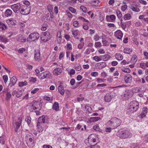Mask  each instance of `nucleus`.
Instances as JSON below:
<instances>
[{"label":"nucleus","instance_id":"1","mask_svg":"<svg viewBox=\"0 0 148 148\" xmlns=\"http://www.w3.org/2000/svg\"><path fill=\"white\" fill-rule=\"evenodd\" d=\"M121 123V121L120 119L114 117L112 118L107 123V125L111 127L113 129L116 128L120 126Z\"/></svg>","mask_w":148,"mask_h":148},{"label":"nucleus","instance_id":"2","mask_svg":"<svg viewBox=\"0 0 148 148\" xmlns=\"http://www.w3.org/2000/svg\"><path fill=\"white\" fill-rule=\"evenodd\" d=\"M139 106L138 102L136 101L131 102L129 104V107L128 112L132 113L136 111L138 109Z\"/></svg>","mask_w":148,"mask_h":148},{"label":"nucleus","instance_id":"3","mask_svg":"<svg viewBox=\"0 0 148 148\" xmlns=\"http://www.w3.org/2000/svg\"><path fill=\"white\" fill-rule=\"evenodd\" d=\"M119 137L122 139L126 138L131 136V133L127 130H120L118 134Z\"/></svg>","mask_w":148,"mask_h":148},{"label":"nucleus","instance_id":"4","mask_svg":"<svg viewBox=\"0 0 148 148\" xmlns=\"http://www.w3.org/2000/svg\"><path fill=\"white\" fill-rule=\"evenodd\" d=\"M39 37V34L38 33L33 32L29 35L27 38V40L29 41H33L37 40Z\"/></svg>","mask_w":148,"mask_h":148},{"label":"nucleus","instance_id":"5","mask_svg":"<svg viewBox=\"0 0 148 148\" xmlns=\"http://www.w3.org/2000/svg\"><path fill=\"white\" fill-rule=\"evenodd\" d=\"M31 8L26 5H22L21 7L20 12L23 15H27L29 14L31 11Z\"/></svg>","mask_w":148,"mask_h":148},{"label":"nucleus","instance_id":"6","mask_svg":"<svg viewBox=\"0 0 148 148\" xmlns=\"http://www.w3.org/2000/svg\"><path fill=\"white\" fill-rule=\"evenodd\" d=\"M50 35L49 33L48 32H43L40 35L41 40L44 42L49 40L50 38Z\"/></svg>","mask_w":148,"mask_h":148},{"label":"nucleus","instance_id":"7","mask_svg":"<svg viewBox=\"0 0 148 148\" xmlns=\"http://www.w3.org/2000/svg\"><path fill=\"white\" fill-rule=\"evenodd\" d=\"M21 118L20 117L18 118V120L17 121L14 122V121H13V127L14 129V130L15 132H17L18 130L21 125Z\"/></svg>","mask_w":148,"mask_h":148},{"label":"nucleus","instance_id":"8","mask_svg":"<svg viewBox=\"0 0 148 148\" xmlns=\"http://www.w3.org/2000/svg\"><path fill=\"white\" fill-rule=\"evenodd\" d=\"M31 108H32L34 110L36 109L40 110L42 107V103L41 102L38 101H35L34 102L31 103L30 105Z\"/></svg>","mask_w":148,"mask_h":148},{"label":"nucleus","instance_id":"9","mask_svg":"<svg viewBox=\"0 0 148 148\" xmlns=\"http://www.w3.org/2000/svg\"><path fill=\"white\" fill-rule=\"evenodd\" d=\"M120 98L123 100H127L131 98L133 95V93H120Z\"/></svg>","mask_w":148,"mask_h":148},{"label":"nucleus","instance_id":"10","mask_svg":"<svg viewBox=\"0 0 148 148\" xmlns=\"http://www.w3.org/2000/svg\"><path fill=\"white\" fill-rule=\"evenodd\" d=\"M49 72L46 71L43 72L38 75H37L40 79H42L45 78L49 76Z\"/></svg>","mask_w":148,"mask_h":148},{"label":"nucleus","instance_id":"11","mask_svg":"<svg viewBox=\"0 0 148 148\" xmlns=\"http://www.w3.org/2000/svg\"><path fill=\"white\" fill-rule=\"evenodd\" d=\"M48 121L47 117L43 115L39 117L38 120V123H46Z\"/></svg>","mask_w":148,"mask_h":148},{"label":"nucleus","instance_id":"12","mask_svg":"<svg viewBox=\"0 0 148 148\" xmlns=\"http://www.w3.org/2000/svg\"><path fill=\"white\" fill-rule=\"evenodd\" d=\"M116 17L113 14L107 15L106 16V19L108 22H114L116 20Z\"/></svg>","mask_w":148,"mask_h":148},{"label":"nucleus","instance_id":"13","mask_svg":"<svg viewBox=\"0 0 148 148\" xmlns=\"http://www.w3.org/2000/svg\"><path fill=\"white\" fill-rule=\"evenodd\" d=\"M6 22L7 24L10 27H13L16 23V21L12 18L7 20Z\"/></svg>","mask_w":148,"mask_h":148},{"label":"nucleus","instance_id":"14","mask_svg":"<svg viewBox=\"0 0 148 148\" xmlns=\"http://www.w3.org/2000/svg\"><path fill=\"white\" fill-rule=\"evenodd\" d=\"M21 7L20 3H17L12 5L11 8L14 12H16L21 9Z\"/></svg>","mask_w":148,"mask_h":148},{"label":"nucleus","instance_id":"15","mask_svg":"<svg viewBox=\"0 0 148 148\" xmlns=\"http://www.w3.org/2000/svg\"><path fill=\"white\" fill-rule=\"evenodd\" d=\"M124 79L126 83H130L132 81V76L129 74H126L124 76Z\"/></svg>","mask_w":148,"mask_h":148},{"label":"nucleus","instance_id":"16","mask_svg":"<svg viewBox=\"0 0 148 148\" xmlns=\"http://www.w3.org/2000/svg\"><path fill=\"white\" fill-rule=\"evenodd\" d=\"M147 110L148 109L147 107H144L143 108L142 112L138 116L139 117L142 118L145 117L146 115Z\"/></svg>","mask_w":148,"mask_h":148},{"label":"nucleus","instance_id":"17","mask_svg":"<svg viewBox=\"0 0 148 148\" xmlns=\"http://www.w3.org/2000/svg\"><path fill=\"white\" fill-rule=\"evenodd\" d=\"M115 36L118 39H121L122 38L123 34L120 30H118L114 32Z\"/></svg>","mask_w":148,"mask_h":148},{"label":"nucleus","instance_id":"18","mask_svg":"<svg viewBox=\"0 0 148 148\" xmlns=\"http://www.w3.org/2000/svg\"><path fill=\"white\" fill-rule=\"evenodd\" d=\"M111 93H107L104 97L105 101L107 102H110L113 97L111 95Z\"/></svg>","mask_w":148,"mask_h":148},{"label":"nucleus","instance_id":"19","mask_svg":"<svg viewBox=\"0 0 148 148\" xmlns=\"http://www.w3.org/2000/svg\"><path fill=\"white\" fill-rule=\"evenodd\" d=\"M40 53L39 50L38 49L34 51V58L35 60H37L40 59Z\"/></svg>","mask_w":148,"mask_h":148},{"label":"nucleus","instance_id":"20","mask_svg":"<svg viewBox=\"0 0 148 148\" xmlns=\"http://www.w3.org/2000/svg\"><path fill=\"white\" fill-rule=\"evenodd\" d=\"M62 72V69L60 68H56L55 69L53 72L54 75H60Z\"/></svg>","mask_w":148,"mask_h":148},{"label":"nucleus","instance_id":"21","mask_svg":"<svg viewBox=\"0 0 148 148\" xmlns=\"http://www.w3.org/2000/svg\"><path fill=\"white\" fill-rule=\"evenodd\" d=\"M17 82V78L15 76H13L12 77L10 80V83L9 85H12L11 86L14 85Z\"/></svg>","mask_w":148,"mask_h":148},{"label":"nucleus","instance_id":"22","mask_svg":"<svg viewBox=\"0 0 148 148\" xmlns=\"http://www.w3.org/2000/svg\"><path fill=\"white\" fill-rule=\"evenodd\" d=\"M59 103L58 102H55L52 106V108L54 110L56 111H58L59 110Z\"/></svg>","mask_w":148,"mask_h":148},{"label":"nucleus","instance_id":"23","mask_svg":"<svg viewBox=\"0 0 148 148\" xmlns=\"http://www.w3.org/2000/svg\"><path fill=\"white\" fill-rule=\"evenodd\" d=\"M94 137H96L95 134H91L88 138V140L90 142H92V141L94 140Z\"/></svg>","mask_w":148,"mask_h":148},{"label":"nucleus","instance_id":"24","mask_svg":"<svg viewBox=\"0 0 148 148\" xmlns=\"http://www.w3.org/2000/svg\"><path fill=\"white\" fill-rule=\"evenodd\" d=\"M101 60L106 61L110 59L109 56L108 55L101 56Z\"/></svg>","mask_w":148,"mask_h":148},{"label":"nucleus","instance_id":"25","mask_svg":"<svg viewBox=\"0 0 148 148\" xmlns=\"http://www.w3.org/2000/svg\"><path fill=\"white\" fill-rule=\"evenodd\" d=\"M58 88L59 92H64L66 91L64 89L63 86L62 85L59 86Z\"/></svg>","mask_w":148,"mask_h":148},{"label":"nucleus","instance_id":"26","mask_svg":"<svg viewBox=\"0 0 148 148\" xmlns=\"http://www.w3.org/2000/svg\"><path fill=\"white\" fill-rule=\"evenodd\" d=\"M115 56L116 58L118 60H122L123 58V56L120 53H116Z\"/></svg>","mask_w":148,"mask_h":148},{"label":"nucleus","instance_id":"27","mask_svg":"<svg viewBox=\"0 0 148 148\" xmlns=\"http://www.w3.org/2000/svg\"><path fill=\"white\" fill-rule=\"evenodd\" d=\"M140 66L141 68L145 69L146 67H148V62H147L146 63H141L140 64Z\"/></svg>","mask_w":148,"mask_h":148},{"label":"nucleus","instance_id":"28","mask_svg":"<svg viewBox=\"0 0 148 148\" xmlns=\"http://www.w3.org/2000/svg\"><path fill=\"white\" fill-rule=\"evenodd\" d=\"M132 52V50L129 48H125L124 50V52L125 53L130 54Z\"/></svg>","mask_w":148,"mask_h":148},{"label":"nucleus","instance_id":"29","mask_svg":"<svg viewBox=\"0 0 148 148\" xmlns=\"http://www.w3.org/2000/svg\"><path fill=\"white\" fill-rule=\"evenodd\" d=\"M116 14L119 19L121 20V19H122V14L121 12L120 11L118 10H116Z\"/></svg>","mask_w":148,"mask_h":148},{"label":"nucleus","instance_id":"30","mask_svg":"<svg viewBox=\"0 0 148 148\" xmlns=\"http://www.w3.org/2000/svg\"><path fill=\"white\" fill-rule=\"evenodd\" d=\"M137 60V56L136 55H134L133 56L132 58L131 59V60L132 62L133 63L135 64Z\"/></svg>","mask_w":148,"mask_h":148},{"label":"nucleus","instance_id":"31","mask_svg":"<svg viewBox=\"0 0 148 148\" xmlns=\"http://www.w3.org/2000/svg\"><path fill=\"white\" fill-rule=\"evenodd\" d=\"M93 59L94 60L97 62H99L101 60V56H95L93 57Z\"/></svg>","mask_w":148,"mask_h":148},{"label":"nucleus","instance_id":"32","mask_svg":"<svg viewBox=\"0 0 148 148\" xmlns=\"http://www.w3.org/2000/svg\"><path fill=\"white\" fill-rule=\"evenodd\" d=\"M0 40L1 41L6 43L8 41V40L5 38V37L0 36Z\"/></svg>","mask_w":148,"mask_h":148},{"label":"nucleus","instance_id":"33","mask_svg":"<svg viewBox=\"0 0 148 148\" xmlns=\"http://www.w3.org/2000/svg\"><path fill=\"white\" fill-rule=\"evenodd\" d=\"M12 11L9 9L7 10L5 12V15L7 16H10L12 14Z\"/></svg>","mask_w":148,"mask_h":148},{"label":"nucleus","instance_id":"34","mask_svg":"<svg viewBox=\"0 0 148 148\" xmlns=\"http://www.w3.org/2000/svg\"><path fill=\"white\" fill-rule=\"evenodd\" d=\"M123 20L122 19H121V20L120 25L122 29L125 30V29L126 28V26L125 24L123 23Z\"/></svg>","mask_w":148,"mask_h":148},{"label":"nucleus","instance_id":"35","mask_svg":"<svg viewBox=\"0 0 148 148\" xmlns=\"http://www.w3.org/2000/svg\"><path fill=\"white\" fill-rule=\"evenodd\" d=\"M7 28L6 26L3 23L0 21V29H1L2 30H5Z\"/></svg>","mask_w":148,"mask_h":148},{"label":"nucleus","instance_id":"36","mask_svg":"<svg viewBox=\"0 0 148 148\" xmlns=\"http://www.w3.org/2000/svg\"><path fill=\"white\" fill-rule=\"evenodd\" d=\"M99 3V1L98 0H93L92 1V5L95 6H97Z\"/></svg>","mask_w":148,"mask_h":148},{"label":"nucleus","instance_id":"37","mask_svg":"<svg viewBox=\"0 0 148 148\" xmlns=\"http://www.w3.org/2000/svg\"><path fill=\"white\" fill-rule=\"evenodd\" d=\"M124 18L126 20L130 19L131 18L130 14H125L124 16Z\"/></svg>","mask_w":148,"mask_h":148},{"label":"nucleus","instance_id":"38","mask_svg":"<svg viewBox=\"0 0 148 148\" xmlns=\"http://www.w3.org/2000/svg\"><path fill=\"white\" fill-rule=\"evenodd\" d=\"M131 9L133 11L136 12H139L140 11L139 8L137 7L132 6Z\"/></svg>","mask_w":148,"mask_h":148},{"label":"nucleus","instance_id":"39","mask_svg":"<svg viewBox=\"0 0 148 148\" xmlns=\"http://www.w3.org/2000/svg\"><path fill=\"white\" fill-rule=\"evenodd\" d=\"M95 46L97 48L100 47L102 46V44L100 42H97L95 43Z\"/></svg>","mask_w":148,"mask_h":148},{"label":"nucleus","instance_id":"40","mask_svg":"<svg viewBox=\"0 0 148 148\" xmlns=\"http://www.w3.org/2000/svg\"><path fill=\"white\" fill-rule=\"evenodd\" d=\"M31 118L29 116H28L25 118V120L26 121L28 125H29L31 123Z\"/></svg>","mask_w":148,"mask_h":148},{"label":"nucleus","instance_id":"41","mask_svg":"<svg viewBox=\"0 0 148 148\" xmlns=\"http://www.w3.org/2000/svg\"><path fill=\"white\" fill-rule=\"evenodd\" d=\"M27 84V82L25 81L24 82H20L18 84V85L20 87H22L23 86H26Z\"/></svg>","mask_w":148,"mask_h":148},{"label":"nucleus","instance_id":"42","mask_svg":"<svg viewBox=\"0 0 148 148\" xmlns=\"http://www.w3.org/2000/svg\"><path fill=\"white\" fill-rule=\"evenodd\" d=\"M26 51V49L25 48H21L19 49L18 50V53H23L24 52Z\"/></svg>","mask_w":148,"mask_h":148},{"label":"nucleus","instance_id":"43","mask_svg":"<svg viewBox=\"0 0 148 148\" xmlns=\"http://www.w3.org/2000/svg\"><path fill=\"white\" fill-rule=\"evenodd\" d=\"M37 126L38 129V131L39 132H42L43 130V128L40 125H39L38 123H37Z\"/></svg>","mask_w":148,"mask_h":148},{"label":"nucleus","instance_id":"44","mask_svg":"<svg viewBox=\"0 0 148 148\" xmlns=\"http://www.w3.org/2000/svg\"><path fill=\"white\" fill-rule=\"evenodd\" d=\"M99 64H100L99 66H101L100 67L101 69L104 68L106 65V64L105 62H100Z\"/></svg>","mask_w":148,"mask_h":148},{"label":"nucleus","instance_id":"45","mask_svg":"<svg viewBox=\"0 0 148 148\" xmlns=\"http://www.w3.org/2000/svg\"><path fill=\"white\" fill-rule=\"evenodd\" d=\"M84 46V42H81L78 45V48L79 49H82Z\"/></svg>","mask_w":148,"mask_h":148},{"label":"nucleus","instance_id":"46","mask_svg":"<svg viewBox=\"0 0 148 148\" xmlns=\"http://www.w3.org/2000/svg\"><path fill=\"white\" fill-rule=\"evenodd\" d=\"M79 32V31L77 30L73 31H72V34L74 36H76L77 35Z\"/></svg>","mask_w":148,"mask_h":148},{"label":"nucleus","instance_id":"47","mask_svg":"<svg viewBox=\"0 0 148 148\" xmlns=\"http://www.w3.org/2000/svg\"><path fill=\"white\" fill-rule=\"evenodd\" d=\"M0 143H1L2 145H3L5 143L4 136L0 137Z\"/></svg>","mask_w":148,"mask_h":148},{"label":"nucleus","instance_id":"48","mask_svg":"<svg viewBox=\"0 0 148 148\" xmlns=\"http://www.w3.org/2000/svg\"><path fill=\"white\" fill-rule=\"evenodd\" d=\"M85 108L86 110L87 111L89 112V113H90L91 111V108L89 107L87 105H86L85 106Z\"/></svg>","mask_w":148,"mask_h":148},{"label":"nucleus","instance_id":"49","mask_svg":"<svg viewBox=\"0 0 148 148\" xmlns=\"http://www.w3.org/2000/svg\"><path fill=\"white\" fill-rule=\"evenodd\" d=\"M53 7L51 5H49L47 7V9L50 13L53 12Z\"/></svg>","mask_w":148,"mask_h":148},{"label":"nucleus","instance_id":"50","mask_svg":"<svg viewBox=\"0 0 148 148\" xmlns=\"http://www.w3.org/2000/svg\"><path fill=\"white\" fill-rule=\"evenodd\" d=\"M80 129H81V131H83L84 130V128L82 127V125L79 124H78L75 128V129L80 130Z\"/></svg>","mask_w":148,"mask_h":148},{"label":"nucleus","instance_id":"51","mask_svg":"<svg viewBox=\"0 0 148 148\" xmlns=\"http://www.w3.org/2000/svg\"><path fill=\"white\" fill-rule=\"evenodd\" d=\"M122 71L125 73H130V70L128 68H123L121 69Z\"/></svg>","mask_w":148,"mask_h":148},{"label":"nucleus","instance_id":"52","mask_svg":"<svg viewBox=\"0 0 148 148\" xmlns=\"http://www.w3.org/2000/svg\"><path fill=\"white\" fill-rule=\"evenodd\" d=\"M105 80H104L102 78H97L96 82L98 83H101L102 82H104L105 81Z\"/></svg>","mask_w":148,"mask_h":148},{"label":"nucleus","instance_id":"53","mask_svg":"<svg viewBox=\"0 0 148 148\" xmlns=\"http://www.w3.org/2000/svg\"><path fill=\"white\" fill-rule=\"evenodd\" d=\"M102 42L104 46H107L109 45V42L107 40H102Z\"/></svg>","mask_w":148,"mask_h":148},{"label":"nucleus","instance_id":"54","mask_svg":"<svg viewBox=\"0 0 148 148\" xmlns=\"http://www.w3.org/2000/svg\"><path fill=\"white\" fill-rule=\"evenodd\" d=\"M3 78L4 83L6 84L8 79V76L6 75H4L3 76Z\"/></svg>","mask_w":148,"mask_h":148},{"label":"nucleus","instance_id":"55","mask_svg":"<svg viewBox=\"0 0 148 148\" xmlns=\"http://www.w3.org/2000/svg\"><path fill=\"white\" fill-rule=\"evenodd\" d=\"M93 38L95 41H97L99 40L100 37L98 35L96 34L94 36Z\"/></svg>","mask_w":148,"mask_h":148},{"label":"nucleus","instance_id":"56","mask_svg":"<svg viewBox=\"0 0 148 148\" xmlns=\"http://www.w3.org/2000/svg\"><path fill=\"white\" fill-rule=\"evenodd\" d=\"M127 6L126 4L123 5L121 7V10L123 12L125 11L127 9Z\"/></svg>","mask_w":148,"mask_h":148},{"label":"nucleus","instance_id":"57","mask_svg":"<svg viewBox=\"0 0 148 148\" xmlns=\"http://www.w3.org/2000/svg\"><path fill=\"white\" fill-rule=\"evenodd\" d=\"M69 10L72 13H75L76 12V10L72 7H69Z\"/></svg>","mask_w":148,"mask_h":148},{"label":"nucleus","instance_id":"58","mask_svg":"<svg viewBox=\"0 0 148 148\" xmlns=\"http://www.w3.org/2000/svg\"><path fill=\"white\" fill-rule=\"evenodd\" d=\"M80 9L84 12H87V9L84 6H81Z\"/></svg>","mask_w":148,"mask_h":148},{"label":"nucleus","instance_id":"59","mask_svg":"<svg viewBox=\"0 0 148 148\" xmlns=\"http://www.w3.org/2000/svg\"><path fill=\"white\" fill-rule=\"evenodd\" d=\"M75 69L77 71H80L82 69L81 66L80 65H78L77 66H76L75 67Z\"/></svg>","mask_w":148,"mask_h":148},{"label":"nucleus","instance_id":"60","mask_svg":"<svg viewBox=\"0 0 148 148\" xmlns=\"http://www.w3.org/2000/svg\"><path fill=\"white\" fill-rule=\"evenodd\" d=\"M135 25L136 27H139L141 26L142 24L140 21H138L135 23Z\"/></svg>","mask_w":148,"mask_h":148},{"label":"nucleus","instance_id":"61","mask_svg":"<svg viewBox=\"0 0 148 148\" xmlns=\"http://www.w3.org/2000/svg\"><path fill=\"white\" fill-rule=\"evenodd\" d=\"M91 119H92V121L93 122H95L99 120L100 119V118L99 117H92L91 118Z\"/></svg>","mask_w":148,"mask_h":148},{"label":"nucleus","instance_id":"62","mask_svg":"<svg viewBox=\"0 0 148 148\" xmlns=\"http://www.w3.org/2000/svg\"><path fill=\"white\" fill-rule=\"evenodd\" d=\"M94 129L97 131H99L100 130V128L98 125H95L93 126Z\"/></svg>","mask_w":148,"mask_h":148},{"label":"nucleus","instance_id":"63","mask_svg":"<svg viewBox=\"0 0 148 148\" xmlns=\"http://www.w3.org/2000/svg\"><path fill=\"white\" fill-rule=\"evenodd\" d=\"M91 75L92 76L96 77L98 75V73L97 72H93L91 73Z\"/></svg>","mask_w":148,"mask_h":148},{"label":"nucleus","instance_id":"64","mask_svg":"<svg viewBox=\"0 0 148 148\" xmlns=\"http://www.w3.org/2000/svg\"><path fill=\"white\" fill-rule=\"evenodd\" d=\"M66 13L67 16L69 18H72V14L70 12L69 10L66 11Z\"/></svg>","mask_w":148,"mask_h":148}]
</instances>
